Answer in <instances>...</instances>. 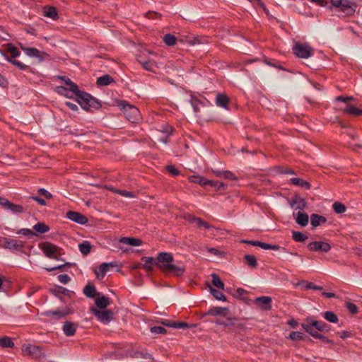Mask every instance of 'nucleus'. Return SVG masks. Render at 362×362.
Here are the masks:
<instances>
[{
	"label": "nucleus",
	"mask_w": 362,
	"mask_h": 362,
	"mask_svg": "<svg viewBox=\"0 0 362 362\" xmlns=\"http://www.w3.org/2000/svg\"><path fill=\"white\" fill-rule=\"evenodd\" d=\"M173 262V256L168 252H159L156 258L155 264L163 272L166 270L168 266H170Z\"/></svg>",
	"instance_id": "nucleus-7"
},
{
	"label": "nucleus",
	"mask_w": 362,
	"mask_h": 362,
	"mask_svg": "<svg viewBox=\"0 0 362 362\" xmlns=\"http://www.w3.org/2000/svg\"><path fill=\"white\" fill-rule=\"evenodd\" d=\"M292 238L298 243H303L307 239L308 237L303 233L299 231H293L292 232Z\"/></svg>",
	"instance_id": "nucleus-38"
},
{
	"label": "nucleus",
	"mask_w": 362,
	"mask_h": 362,
	"mask_svg": "<svg viewBox=\"0 0 362 362\" xmlns=\"http://www.w3.org/2000/svg\"><path fill=\"white\" fill-rule=\"evenodd\" d=\"M223 177H224L225 179L230 180H235L237 179V177L235 176V175L229 170H224V172L223 173Z\"/></svg>",
	"instance_id": "nucleus-53"
},
{
	"label": "nucleus",
	"mask_w": 362,
	"mask_h": 362,
	"mask_svg": "<svg viewBox=\"0 0 362 362\" xmlns=\"http://www.w3.org/2000/svg\"><path fill=\"white\" fill-rule=\"evenodd\" d=\"M56 90L58 93L64 95L69 98H72L74 96H76V93H74L71 90H70L69 88H67L64 86H57L56 88Z\"/></svg>",
	"instance_id": "nucleus-31"
},
{
	"label": "nucleus",
	"mask_w": 362,
	"mask_h": 362,
	"mask_svg": "<svg viewBox=\"0 0 362 362\" xmlns=\"http://www.w3.org/2000/svg\"><path fill=\"white\" fill-rule=\"evenodd\" d=\"M59 281L64 284H66L70 280V277L67 274H60L58 276Z\"/></svg>",
	"instance_id": "nucleus-60"
},
{
	"label": "nucleus",
	"mask_w": 362,
	"mask_h": 362,
	"mask_svg": "<svg viewBox=\"0 0 362 362\" xmlns=\"http://www.w3.org/2000/svg\"><path fill=\"white\" fill-rule=\"evenodd\" d=\"M206 185H210L211 187L217 188H220L224 186L222 182L210 180H206Z\"/></svg>",
	"instance_id": "nucleus-56"
},
{
	"label": "nucleus",
	"mask_w": 362,
	"mask_h": 362,
	"mask_svg": "<svg viewBox=\"0 0 362 362\" xmlns=\"http://www.w3.org/2000/svg\"><path fill=\"white\" fill-rule=\"evenodd\" d=\"M66 217L69 220L81 225L86 224L88 222V218L85 216L76 211H68L66 213Z\"/></svg>",
	"instance_id": "nucleus-16"
},
{
	"label": "nucleus",
	"mask_w": 362,
	"mask_h": 362,
	"mask_svg": "<svg viewBox=\"0 0 362 362\" xmlns=\"http://www.w3.org/2000/svg\"><path fill=\"white\" fill-rule=\"evenodd\" d=\"M40 248L46 257L50 259H59V247L49 242L43 243Z\"/></svg>",
	"instance_id": "nucleus-8"
},
{
	"label": "nucleus",
	"mask_w": 362,
	"mask_h": 362,
	"mask_svg": "<svg viewBox=\"0 0 362 362\" xmlns=\"http://www.w3.org/2000/svg\"><path fill=\"white\" fill-rule=\"evenodd\" d=\"M302 325H307L311 326L313 329L320 332H327L329 330L328 325L320 321L315 320H306V323H303Z\"/></svg>",
	"instance_id": "nucleus-17"
},
{
	"label": "nucleus",
	"mask_w": 362,
	"mask_h": 362,
	"mask_svg": "<svg viewBox=\"0 0 362 362\" xmlns=\"http://www.w3.org/2000/svg\"><path fill=\"white\" fill-rule=\"evenodd\" d=\"M327 221V218L323 216L316 214H313L310 216V223L313 228H316L321 224L325 223Z\"/></svg>",
	"instance_id": "nucleus-24"
},
{
	"label": "nucleus",
	"mask_w": 362,
	"mask_h": 362,
	"mask_svg": "<svg viewBox=\"0 0 362 362\" xmlns=\"http://www.w3.org/2000/svg\"><path fill=\"white\" fill-rule=\"evenodd\" d=\"M191 221H195L197 222V226L199 227H201V226H203L206 229H209L211 228L212 226L207 222L203 221L202 218H197V217H194V216H192L190 219Z\"/></svg>",
	"instance_id": "nucleus-44"
},
{
	"label": "nucleus",
	"mask_w": 362,
	"mask_h": 362,
	"mask_svg": "<svg viewBox=\"0 0 362 362\" xmlns=\"http://www.w3.org/2000/svg\"><path fill=\"white\" fill-rule=\"evenodd\" d=\"M90 312L94 314L99 321L104 324H108L113 319V312L108 310H99L92 307Z\"/></svg>",
	"instance_id": "nucleus-10"
},
{
	"label": "nucleus",
	"mask_w": 362,
	"mask_h": 362,
	"mask_svg": "<svg viewBox=\"0 0 362 362\" xmlns=\"http://www.w3.org/2000/svg\"><path fill=\"white\" fill-rule=\"evenodd\" d=\"M78 248L83 255H87L90 252L91 245L88 241H83L78 245Z\"/></svg>",
	"instance_id": "nucleus-37"
},
{
	"label": "nucleus",
	"mask_w": 362,
	"mask_h": 362,
	"mask_svg": "<svg viewBox=\"0 0 362 362\" xmlns=\"http://www.w3.org/2000/svg\"><path fill=\"white\" fill-rule=\"evenodd\" d=\"M271 302L272 298L269 296L257 297L255 299V303L266 310H269L271 309Z\"/></svg>",
	"instance_id": "nucleus-20"
},
{
	"label": "nucleus",
	"mask_w": 362,
	"mask_h": 362,
	"mask_svg": "<svg viewBox=\"0 0 362 362\" xmlns=\"http://www.w3.org/2000/svg\"><path fill=\"white\" fill-rule=\"evenodd\" d=\"M0 247L10 250L20 251L25 247V243L16 239L0 237Z\"/></svg>",
	"instance_id": "nucleus-5"
},
{
	"label": "nucleus",
	"mask_w": 362,
	"mask_h": 362,
	"mask_svg": "<svg viewBox=\"0 0 362 362\" xmlns=\"http://www.w3.org/2000/svg\"><path fill=\"white\" fill-rule=\"evenodd\" d=\"M59 78L64 81L68 86L67 88H69V90L74 93H76L78 102L83 108L88 109L94 105L95 99L89 93L79 90L76 83L72 82L69 78L65 76H59Z\"/></svg>",
	"instance_id": "nucleus-1"
},
{
	"label": "nucleus",
	"mask_w": 362,
	"mask_h": 362,
	"mask_svg": "<svg viewBox=\"0 0 362 362\" xmlns=\"http://www.w3.org/2000/svg\"><path fill=\"white\" fill-rule=\"evenodd\" d=\"M33 230L37 233H45L49 230V227L44 223L38 222L33 226Z\"/></svg>",
	"instance_id": "nucleus-33"
},
{
	"label": "nucleus",
	"mask_w": 362,
	"mask_h": 362,
	"mask_svg": "<svg viewBox=\"0 0 362 362\" xmlns=\"http://www.w3.org/2000/svg\"><path fill=\"white\" fill-rule=\"evenodd\" d=\"M247 264L251 267H255L257 265V258L252 255H246L245 256Z\"/></svg>",
	"instance_id": "nucleus-47"
},
{
	"label": "nucleus",
	"mask_w": 362,
	"mask_h": 362,
	"mask_svg": "<svg viewBox=\"0 0 362 362\" xmlns=\"http://www.w3.org/2000/svg\"><path fill=\"white\" fill-rule=\"evenodd\" d=\"M210 291H211V294L213 295V296L216 299H217L218 300H222V301L226 300V298L222 292H221L212 287H210Z\"/></svg>",
	"instance_id": "nucleus-43"
},
{
	"label": "nucleus",
	"mask_w": 362,
	"mask_h": 362,
	"mask_svg": "<svg viewBox=\"0 0 362 362\" xmlns=\"http://www.w3.org/2000/svg\"><path fill=\"white\" fill-rule=\"evenodd\" d=\"M38 193L40 195L44 196L47 199H51L52 197V194L50 192H49L47 189H44V188H40L38 189Z\"/></svg>",
	"instance_id": "nucleus-59"
},
{
	"label": "nucleus",
	"mask_w": 362,
	"mask_h": 362,
	"mask_svg": "<svg viewBox=\"0 0 362 362\" xmlns=\"http://www.w3.org/2000/svg\"><path fill=\"white\" fill-rule=\"evenodd\" d=\"M142 65L143 68L148 71L156 72V69L158 67L156 63L153 60L139 61Z\"/></svg>",
	"instance_id": "nucleus-28"
},
{
	"label": "nucleus",
	"mask_w": 362,
	"mask_h": 362,
	"mask_svg": "<svg viewBox=\"0 0 362 362\" xmlns=\"http://www.w3.org/2000/svg\"><path fill=\"white\" fill-rule=\"evenodd\" d=\"M323 317L325 320L330 322L336 323L338 322L337 315L332 311H326L324 313Z\"/></svg>",
	"instance_id": "nucleus-41"
},
{
	"label": "nucleus",
	"mask_w": 362,
	"mask_h": 362,
	"mask_svg": "<svg viewBox=\"0 0 362 362\" xmlns=\"http://www.w3.org/2000/svg\"><path fill=\"white\" fill-rule=\"evenodd\" d=\"M76 328H77L76 324L69 322V321H66L64 322V324L63 325L62 330H63L64 334L66 336L71 337L75 334Z\"/></svg>",
	"instance_id": "nucleus-22"
},
{
	"label": "nucleus",
	"mask_w": 362,
	"mask_h": 362,
	"mask_svg": "<svg viewBox=\"0 0 362 362\" xmlns=\"http://www.w3.org/2000/svg\"><path fill=\"white\" fill-rule=\"evenodd\" d=\"M241 242L244 243L252 245L253 246H257V247L259 246V243H260V241H257V240H243Z\"/></svg>",
	"instance_id": "nucleus-62"
},
{
	"label": "nucleus",
	"mask_w": 362,
	"mask_h": 362,
	"mask_svg": "<svg viewBox=\"0 0 362 362\" xmlns=\"http://www.w3.org/2000/svg\"><path fill=\"white\" fill-rule=\"evenodd\" d=\"M336 100L339 101V102H342V103H345L346 105L347 104H349V101L355 100V98L352 96H346V97L338 96L337 98H336Z\"/></svg>",
	"instance_id": "nucleus-52"
},
{
	"label": "nucleus",
	"mask_w": 362,
	"mask_h": 362,
	"mask_svg": "<svg viewBox=\"0 0 362 362\" xmlns=\"http://www.w3.org/2000/svg\"><path fill=\"white\" fill-rule=\"evenodd\" d=\"M22 353L24 356H28L35 359L45 356L43 348L34 344L23 345Z\"/></svg>",
	"instance_id": "nucleus-2"
},
{
	"label": "nucleus",
	"mask_w": 362,
	"mask_h": 362,
	"mask_svg": "<svg viewBox=\"0 0 362 362\" xmlns=\"http://www.w3.org/2000/svg\"><path fill=\"white\" fill-rule=\"evenodd\" d=\"M119 242L131 246H139L142 241L139 238L123 237L119 239Z\"/></svg>",
	"instance_id": "nucleus-27"
},
{
	"label": "nucleus",
	"mask_w": 362,
	"mask_h": 362,
	"mask_svg": "<svg viewBox=\"0 0 362 362\" xmlns=\"http://www.w3.org/2000/svg\"><path fill=\"white\" fill-rule=\"evenodd\" d=\"M0 204L3 206L4 209L14 214H21L24 211V209L21 205L13 204L4 198H0Z\"/></svg>",
	"instance_id": "nucleus-13"
},
{
	"label": "nucleus",
	"mask_w": 362,
	"mask_h": 362,
	"mask_svg": "<svg viewBox=\"0 0 362 362\" xmlns=\"http://www.w3.org/2000/svg\"><path fill=\"white\" fill-rule=\"evenodd\" d=\"M226 308H223L221 307H216L210 310L209 313L214 315H219L223 313V311Z\"/></svg>",
	"instance_id": "nucleus-55"
},
{
	"label": "nucleus",
	"mask_w": 362,
	"mask_h": 362,
	"mask_svg": "<svg viewBox=\"0 0 362 362\" xmlns=\"http://www.w3.org/2000/svg\"><path fill=\"white\" fill-rule=\"evenodd\" d=\"M290 182L293 185L298 186L306 189H310L311 187V185L309 182L298 177L291 178L290 180Z\"/></svg>",
	"instance_id": "nucleus-26"
},
{
	"label": "nucleus",
	"mask_w": 362,
	"mask_h": 362,
	"mask_svg": "<svg viewBox=\"0 0 362 362\" xmlns=\"http://www.w3.org/2000/svg\"><path fill=\"white\" fill-rule=\"evenodd\" d=\"M295 55L299 58L308 59L313 55V49L307 43L296 42L293 47Z\"/></svg>",
	"instance_id": "nucleus-4"
},
{
	"label": "nucleus",
	"mask_w": 362,
	"mask_h": 362,
	"mask_svg": "<svg viewBox=\"0 0 362 362\" xmlns=\"http://www.w3.org/2000/svg\"><path fill=\"white\" fill-rule=\"evenodd\" d=\"M141 259L144 262L143 267L147 270H151L153 265L156 262V260L151 257H144Z\"/></svg>",
	"instance_id": "nucleus-35"
},
{
	"label": "nucleus",
	"mask_w": 362,
	"mask_h": 362,
	"mask_svg": "<svg viewBox=\"0 0 362 362\" xmlns=\"http://www.w3.org/2000/svg\"><path fill=\"white\" fill-rule=\"evenodd\" d=\"M83 293L88 298H94L96 294L95 287L92 285H86L83 288Z\"/></svg>",
	"instance_id": "nucleus-39"
},
{
	"label": "nucleus",
	"mask_w": 362,
	"mask_h": 362,
	"mask_svg": "<svg viewBox=\"0 0 362 362\" xmlns=\"http://www.w3.org/2000/svg\"><path fill=\"white\" fill-rule=\"evenodd\" d=\"M331 4L347 15L353 14L355 12V9L349 0H331Z\"/></svg>",
	"instance_id": "nucleus-9"
},
{
	"label": "nucleus",
	"mask_w": 362,
	"mask_h": 362,
	"mask_svg": "<svg viewBox=\"0 0 362 362\" xmlns=\"http://www.w3.org/2000/svg\"><path fill=\"white\" fill-rule=\"evenodd\" d=\"M151 332L153 334H165L166 329L160 326H155L151 328Z\"/></svg>",
	"instance_id": "nucleus-54"
},
{
	"label": "nucleus",
	"mask_w": 362,
	"mask_h": 362,
	"mask_svg": "<svg viewBox=\"0 0 362 362\" xmlns=\"http://www.w3.org/2000/svg\"><path fill=\"white\" fill-rule=\"evenodd\" d=\"M301 284H305V288L306 289H313V290H317V291L322 290V286H316V285L313 284L311 282H308V281H303L301 282Z\"/></svg>",
	"instance_id": "nucleus-51"
},
{
	"label": "nucleus",
	"mask_w": 362,
	"mask_h": 362,
	"mask_svg": "<svg viewBox=\"0 0 362 362\" xmlns=\"http://www.w3.org/2000/svg\"><path fill=\"white\" fill-rule=\"evenodd\" d=\"M7 51L11 54V57H6V59L8 62H9L11 64H13V65L16 66L20 70H25L29 68L28 66L13 59V58H16V57L20 56V54H21L17 47H16L15 46H13L11 44H8V47H7Z\"/></svg>",
	"instance_id": "nucleus-6"
},
{
	"label": "nucleus",
	"mask_w": 362,
	"mask_h": 362,
	"mask_svg": "<svg viewBox=\"0 0 362 362\" xmlns=\"http://www.w3.org/2000/svg\"><path fill=\"white\" fill-rule=\"evenodd\" d=\"M332 248L331 245L325 241H313L308 245V249L313 252H328Z\"/></svg>",
	"instance_id": "nucleus-11"
},
{
	"label": "nucleus",
	"mask_w": 362,
	"mask_h": 362,
	"mask_svg": "<svg viewBox=\"0 0 362 362\" xmlns=\"http://www.w3.org/2000/svg\"><path fill=\"white\" fill-rule=\"evenodd\" d=\"M110 266H113L112 263H103L101 264L99 267L96 269H95V274L98 278L103 279L106 272L108 270V268Z\"/></svg>",
	"instance_id": "nucleus-25"
},
{
	"label": "nucleus",
	"mask_w": 362,
	"mask_h": 362,
	"mask_svg": "<svg viewBox=\"0 0 362 362\" xmlns=\"http://www.w3.org/2000/svg\"><path fill=\"white\" fill-rule=\"evenodd\" d=\"M293 216L298 225L305 227L308 224L309 216L307 214L300 211L298 213L294 212Z\"/></svg>",
	"instance_id": "nucleus-21"
},
{
	"label": "nucleus",
	"mask_w": 362,
	"mask_h": 362,
	"mask_svg": "<svg viewBox=\"0 0 362 362\" xmlns=\"http://www.w3.org/2000/svg\"><path fill=\"white\" fill-rule=\"evenodd\" d=\"M191 182L197 183L200 185H206V179L199 175H192L189 177Z\"/></svg>",
	"instance_id": "nucleus-42"
},
{
	"label": "nucleus",
	"mask_w": 362,
	"mask_h": 362,
	"mask_svg": "<svg viewBox=\"0 0 362 362\" xmlns=\"http://www.w3.org/2000/svg\"><path fill=\"white\" fill-rule=\"evenodd\" d=\"M302 327L306 332H308L309 334H310L312 337H313L315 339L324 338L323 335H322L321 334H319L317 330H315V329L311 327V326H310V325H302Z\"/></svg>",
	"instance_id": "nucleus-32"
},
{
	"label": "nucleus",
	"mask_w": 362,
	"mask_h": 362,
	"mask_svg": "<svg viewBox=\"0 0 362 362\" xmlns=\"http://www.w3.org/2000/svg\"><path fill=\"white\" fill-rule=\"evenodd\" d=\"M17 233L20 234V235H26V236H32V235H35V233L33 232V230H31L30 229H28V228H22V229L19 230L17 232Z\"/></svg>",
	"instance_id": "nucleus-58"
},
{
	"label": "nucleus",
	"mask_w": 362,
	"mask_h": 362,
	"mask_svg": "<svg viewBox=\"0 0 362 362\" xmlns=\"http://www.w3.org/2000/svg\"><path fill=\"white\" fill-rule=\"evenodd\" d=\"M303 333L300 332H292L289 334V339L293 341L300 340L303 339Z\"/></svg>",
	"instance_id": "nucleus-50"
},
{
	"label": "nucleus",
	"mask_w": 362,
	"mask_h": 362,
	"mask_svg": "<svg viewBox=\"0 0 362 362\" xmlns=\"http://www.w3.org/2000/svg\"><path fill=\"white\" fill-rule=\"evenodd\" d=\"M341 111L346 115L352 116L362 115V110L358 109L355 105L347 104L344 107L340 108Z\"/></svg>",
	"instance_id": "nucleus-19"
},
{
	"label": "nucleus",
	"mask_w": 362,
	"mask_h": 362,
	"mask_svg": "<svg viewBox=\"0 0 362 362\" xmlns=\"http://www.w3.org/2000/svg\"><path fill=\"white\" fill-rule=\"evenodd\" d=\"M43 14L45 17L50 18L52 19H57L58 17L57 11L54 7L47 6L43 9Z\"/></svg>",
	"instance_id": "nucleus-29"
},
{
	"label": "nucleus",
	"mask_w": 362,
	"mask_h": 362,
	"mask_svg": "<svg viewBox=\"0 0 362 362\" xmlns=\"http://www.w3.org/2000/svg\"><path fill=\"white\" fill-rule=\"evenodd\" d=\"M122 110L124 117L132 123H138L141 117L139 110L134 105L123 104Z\"/></svg>",
	"instance_id": "nucleus-3"
},
{
	"label": "nucleus",
	"mask_w": 362,
	"mask_h": 362,
	"mask_svg": "<svg viewBox=\"0 0 362 362\" xmlns=\"http://www.w3.org/2000/svg\"><path fill=\"white\" fill-rule=\"evenodd\" d=\"M114 81L113 78L109 75H104L98 78L97 84L98 86H107Z\"/></svg>",
	"instance_id": "nucleus-34"
},
{
	"label": "nucleus",
	"mask_w": 362,
	"mask_h": 362,
	"mask_svg": "<svg viewBox=\"0 0 362 362\" xmlns=\"http://www.w3.org/2000/svg\"><path fill=\"white\" fill-rule=\"evenodd\" d=\"M22 50L30 57H34L39 59L40 62H42L48 54L44 52H40L35 47H26L21 45Z\"/></svg>",
	"instance_id": "nucleus-12"
},
{
	"label": "nucleus",
	"mask_w": 362,
	"mask_h": 362,
	"mask_svg": "<svg viewBox=\"0 0 362 362\" xmlns=\"http://www.w3.org/2000/svg\"><path fill=\"white\" fill-rule=\"evenodd\" d=\"M135 356L136 357H141V358H151V355L148 353H136L135 354Z\"/></svg>",
	"instance_id": "nucleus-64"
},
{
	"label": "nucleus",
	"mask_w": 362,
	"mask_h": 362,
	"mask_svg": "<svg viewBox=\"0 0 362 362\" xmlns=\"http://www.w3.org/2000/svg\"><path fill=\"white\" fill-rule=\"evenodd\" d=\"M334 211L337 214L344 213L346 210L345 205L341 202H334L332 205Z\"/></svg>",
	"instance_id": "nucleus-46"
},
{
	"label": "nucleus",
	"mask_w": 362,
	"mask_h": 362,
	"mask_svg": "<svg viewBox=\"0 0 362 362\" xmlns=\"http://www.w3.org/2000/svg\"><path fill=\"white\" fill-rule=\"evenodd\" d=\"M70 313L69 309L64 308L62 309H57L54 311L48 310L43 313V315L47 317H51L54 320H59L64 317L66 315Z\"/></svg>",
	"instance_id": "nucleus-14"
},
{
	"label": "nucleus",
	"mask_w": 362,
	"mask_h": 362,
	"mask_svg": "<svg viewBox=\"0 0 362 362\" xmlns=\"http://www.w3.org/2000/svg\"><path fill=\"white\" fill-rule=\"evenodd\" d=\"M185 272V266L182 263L173 264V263L168 266L166 270L164 271L165 273L172 274L176 276H181Z\"/></svg>",
	"instance_id": "nucleus-15"
},
{
	"label": "nucleus",
	"mask_w": 362,
	"mask_h": 362,
	"mask_svg": "<svg viewBox=\"0 0 362 362\" xmlns=\"http://www.w3.org/2000/svg\"><path fill=\"white\" fill-rule=\"evenodd\" d=\"M290 206L294 210L302 211L307 206V202L305 199L300 197H293L289 202Z\"/></svg>",
	"instance_id": "nucleus-18"
},
{
	"label": "nucleus",
	"mask_w": 362,
	"mask_h": 362,
	"mask_svg": "<svg viewBox=\"0 0 362 362\" xmlns=\"http://www.w3.org/2000/svg\"><path fill=\"white\" fill-rule=\"evenodd\" d=\"M346 308L352 314H355L358 312V307L353 303H347Z\"/></svg>",
	"instance_id": "nucleus-57"
},
{
	"label": "nucleus",
	"mask_w": 362,
	"mask_h": 362,
	"mask_svg": "<svg viewBox=\"0 0 362 362\" xmlns=\"http://www.w3.org/2000/svg\"><path fill=\"white\" fill-rule=\"evenodd\" d=\"M33 200H35V202H37L39 204H40L41 206H45L46 205V202L45 199H42V198H40L38 197H31Z\"/></svg>",
	"instance_id": "nucleus-63"
},
{
	"label": "nucleus",
	"mask_w": 362,
	"mask_h": 362,
	"mask_svg": "<svg viewBox=\"0 0 362 362\" xmlns=\"http://www.w3.org/2000/svg\"><path fill=\"white\" fill-rule=\"evenodd\" d=\"M166 169L172 175L176 176L179 175V171L173 165H168Z\"/></svg>",
	"instance_id": "nucleus-61"
},
{
	"label": "nucleus",
	"mask_w": 362,
	"mask_h": 362,
	"mask_svg": "<svg viewBox=\"0 0 362 362\" xmlns=\"http://www.w3.org/2000/svg\"><path fill=\"white\" fill-rule=\"evenodd\" d=\"M110 189L113 192L119 194H120V195H122L123 197H125L132 198V197H134V194L132 192H129V191L117 189H115V188H111Z\"/></svg>",
	"instance_id": "nucleus-49"
},
{
	"label": "nucleus",
	"mask_w": 362,
	"mask_h": 362,
	"mask_svg": "<svg viewBox=\"0 0 362 362\" xmlns=\"http://www.w3.org/2000/svg\"><path fill=\"white\" fill-rule=\"evenodd\" d=\"M0 346L7 348H13L14 346V343L12 341L11 339L8 337H4L0 338Z\"/></svg>",
	"instance_id": "nucleus-40"
},
{
	"label": "nucleus",
	"mask_w": 362,
	"mask_h": 362,
	"mask_svg": "<svg viewBox=\"0 0 362 362\" xmlns=\"http://www.w3.org/2000/svg\"><path fill=\"white\" fill-rule=\"evenodd\" d=\"M169 325L170 327H173L176 329H185L192 327V325H189L187 323L183 322H173L172 324Z\"/></svg>",
	"instance_id": "nucleus-48"
},
{
	"label": "nucleus",
	"mask_w": 362,
	"mask_h": 362,
	"mask_svg": "<svg viewBox=\"0 0 362 362\" xmlns=\"http://www.w3.org/2000/svg\"><path fill=\"white\" fill-rule=\"evenodd\" d=\"M229 103L228 97L223 93H218L216 98V104L217 106L228 110V105Z\"/></svg>",
	"instance_id": "nucleus-23"
},
{
	"label": "nucleus",
	"mask_w": 362,
	"mask_h": 362,
	"mask_svg": "<svg viewBox=\"0 0 362 362\" xmlns=\"http://www.w3.org/2000/svg\"><path fill=\"white\" fill-rule=\"evenodd\" d=\"M164 42L168 46H173L176 43V37L175 35L171 34H166L163 37Z\"/></svg>",
	"instance_id": "nucleus-45"
},
{
	"label": "nucleus",
	"mask_w": 362,
	"mask_h": 362,
	"mask_svg": "<svg viewBox=\"0 0 362 362\" xmlns=\"http://www.w3.org/2000/svg\"><path fill=\"white\" fill-rule=\"evenodd\" d=\"M211 276L213 285L220 289L223 290L225 287L224 284L220 279L219 276L216 274H212Z\"/></svg>",
	"instance_id": "nucleus-36"
},
{
	"label": "nucleus",
	"mask_w": 362,
	"mask_h": 362,
	"mask_svg": "<svg viewBox=\"0 0 362 362\" xmlns=\"http://www.w3.org/2000/svg\"><path fill=\"white\" fill-rule=\"evenodd\" d=\"M110 299L105 296L98 297L95 299V305L100 309H105L110 305Z\"/></svg>",
	"instance_id": "nucleus-30"
}]
</instances>
